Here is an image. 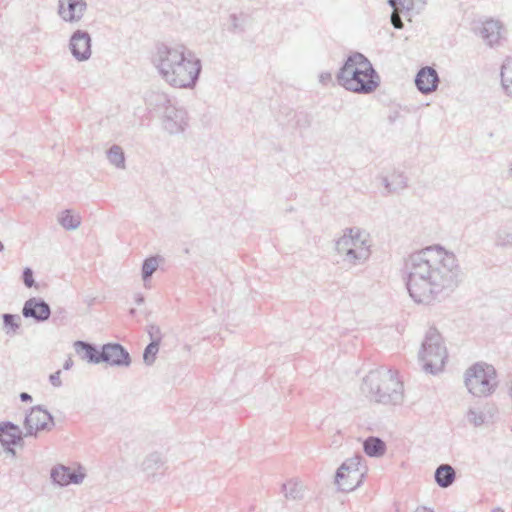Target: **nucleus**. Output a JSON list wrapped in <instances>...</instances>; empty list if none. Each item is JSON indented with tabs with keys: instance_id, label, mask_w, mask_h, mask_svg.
<instances>
[{
	"instance_id": "nucleus-5",
	"label": "nucleus",
	"mask_w": 512,
	"mask_h": 512,
	"mask_svg": "<svg viewBox=\"0 0 512 512\" xmlns=\"http://www.w3.org/2000/svg\"><path fill=\"white\" fill-rule=\"evenodd\" d=\"M465 386L475 397H488L498 387L497 371L491 364L477 362L465 372Z\"/></svg>"
},
{
	"instance_id": "nucleus-40",
	"label": "nucleus",
	"mask_w": 512,
	"mask_h": 512,
	"mask_svg": "<svg viewBox=\"0 0 512 512\" xmlns=\"http://www.w3.org/2000/svg\"><path fill=\"white\" fill-rule=\"evenodd\" d=\"M20 329V322H3V331L8 336H14Z\"/></svg>"
},
{
	"instance_id": "nucleus-54",
	"label": "nucleus",
	"mask_w": 512,
	"mask_h": 512,
	"mask_svg": "<svg viewBox=\"0 0 512 512\" xmlns=\"http://www.w3.org/2000/svg\"><path fill=\"white\" fill-rule=\"evenodd\" d=\"M129 312H130V315H132V316H133V315H134V313H135V309L131 308Z\"/></svg>"
},
{
	"instance_id": "nucleus-1",
	"label": "nucleus",
	"mask_w": 512,
	"mask_h": 512,
	"mask_svg": "<svg viewBox=\"0 0 512 512\" xmlns=\"http://www.w3.org/2000/svg\"><path fill=\"white\" fill-rule=\"evenodd\" d=\"M404 271L407 290L416 303L429 304L440 294L452 292L460 282L456 256L439 245L409 255Z\"/></svg>"
},
{
	"instance_id": "nucleus-21",
	"label": "nucleus",
	"mask_w": 512,
	"mask_h": 512,
	"mask_svg": "<svg viewBox=\"0 0 512 512\" xmlns=\"http://www.w3.org/2000/svg\"><path fill=\"white\" fill-rule=\"evenodd\" d=\"M363 450L367 456L378 458L385 454L386 444L381 438L370 436L364 440Z\"/></svg>"
},
{
	"instance_id": "nucleus-13",
	"label": "nucleus",
	"mask_w": 512,
	"mask_h": 512,
	"mask_svg": "<svg viewBox=\"0 0 512 512\" xmlns=\"http://www.w3.org/2000/svg\"><path fill=\"white\" fill-rule=\"evenodd\" d=\"M50 477L54 484L63 487L69 484H81L85 478V473L58 464L51 469Z\"/></svg>"
},
{
	"instance_id": "nucleus-31",
	"label": "nucleus",
	"mask_w": 512,
	"mask_h": 512,
	"mask_svg": "<svg viewBox=\"0 0 512 512\" xmlns=\"http://www.w3.org/2000/svg\"><path fill=\"white\" fill-rule=\"evenodd\" d=\"M248 15L241 13L237 15L235 13L229 16L231 27L229 30L233 33H244L247 27Z\"/></svg>"
},
{
	"instance_id": "nucleus-47",
	"label": "nucleus",
	"mask_w": 512,
	"mask_h": 512,
	"mask_svg": "<svg viewBox=\"0 0 512 512\" xmlns=\"http://www.w3.org/2000/svg\"><path fill=\"white\" fill-rule=\"evenodd\" d=\"M72 366H73V361H72V359H71V358H68V359L64 362V364H63V368H64L65 370H69Z\"/></svg>"
},
{
	"instance_id": "nucleus-37",
	"label": "nucleus",
	"mask_w": 512,
	"mask_h": 512,
	"mask_svg": "<svg viewBox=\"0 0 512 512\" xmlns=\"http://www.w3.org/2000/svg\"><path fill=\"white\" fill-rule=\"evenodd\" d=\"M485 419L486 416L482 411L476 409H469V411L467 412L468 422L473 424L475 427L483 425Z\"/></svg>"
},
{
	"instance_id": "nucleus-49",
	"label": "nucleus",
	"mask_w": 512,
	"mask_h": 512,
	"mask_svg": "<svg viewBox=\"0 0 512 512\" xmlns=\"http://www.w3.org/2000/svg\"><path fill=\"white\" fill-rule=\"evenodd\" d=\"M508 394H509L510 398L512 399V371H511V374H510Z\"/></svg>"
},
{
	"instance_id": "nucleus-3",
	"label": "nucleus",
	"mask_w": 512,
	"mask_h": 512,
	"mask_svg": "<svg viewBox=\"0 0 512 512\" xmlns=\"http://www.w3.org/2000/svg\"><path fill=\"white\" fill-rule=\"evenodd\" d=\"M337 83L348 91L368 95L380 85V76L369 59L360 52L351 53L336 75Z\"/></svg>"
},
{
	"instance_id": "nucleus-19",
	"label": "nucleus",
	"mask_w": 512,
	"mask_h": 512,
	"mask_svg": "<svg viewBox=\"0 0 512 512\" xmlns=\"http://www.w3.org/2000/svg\"><path fill=\"white\" fill-rule=\"evenodd\" d=\"M166 460L159 452L149 453L141 463V470L147 474L148 477H153L156 472L161 469Z\"/></svg>"
},
{
	"instance_id": "nucleus-28",
	"label": "nucleus",
	"mask_w": 512,
	"mask_h": 512,
	"mask_svg": "<svg viewBox=\"0 0 512 512\" xmlns=\"http://www.w3.org/2000/svg\"><path fill=\"white\" fill-rule=\"evenodd\" d=\"M290 114L292 117L289 119V123L293 128L307 129L310 127L312 118L309 113L304 111H291Z\"/></svg>"
},
{
	"instance_id": "nucleus-29",
	"label": "nucleus",
	"mask_w": 512,
	"mask_h": 512,
	"mask_svg": "<svg viewBox=\"0 0 512 512\" xmlns=\"http://www.w3.org/2000/svg\"><path fill=\"white\" fill-rule=\"evenodd\" d=\"M160 256H150L146 258L142 263L141 275L144 282L151 279L153 273L159 266Z\"/></svg>"
},
{
	"instance_id": "nucleus-30",
	"label": "nucleus",
	"mask_w": 512,
	"mask_h": 512,
	"mask_svg": "<svg viewBox=\"0 0 512 512\" xmlns=\"http://www.w3.org/2000/svg\"><path fill=\"white\" fill-rule=\"evenodd\" d=\"M107 158L109 162L117 168L125 167V156L123 149L118 145H113L107 150Z\"/></svg>"
},
{
	"instance_id": "nucleus-41",
	"label": "nucleus",
	"mask_w": 512,
	"mask_h": 512,
	"mask_svg": "<svg viewBox=\"0 0 512 512\" xmlns=\"http://www.w3.org/2000/svg\"><path fill=\"white\" fill-rule=\"evenodd\" d=\"M60 375H61V371L60 370H58L55 373L50 375L49 381H50L52 386H54V387H61L62 386V381L60 379Z\"/></svg>"
},
{
	"instance_id": "nucleus-6",
	"label": "nucleus",
	"mask_w": 512,
	"mask_h": 512,
	"mask_svg": "<svg viewBox=\"0 0 512 512\" xmlns=\"http://www.w3.org/2000/svg\"><path fill=\"white\" fill-rule=\"evenodd\" d=\"M447 357L448 353L442 336L435 328H430L419 352L422 369L426 373L436 375L443 371Z\"/></svg>"
},
{
	"instance_id": "nucleus-14",
	"label": "nucleus",
	"mask_w": 512,
	"mask_h": 512,
	"mask_svg": "<svg viewBox=\"0 0 512 512\" xmlns=\"http://www.w3.org/2000/svg\"><path fill=\"white\" fill-rule=\"evenodd\" d=\"M87 9L85 0H59L58 14L65 22H78Z\"/></svg>"
},
{
	"instance_id": "nucleus-53",
	"label": "nucleus",
	"mask_w": 512,
	"mask_h": 512,
	"mask_svg": "<svg viewBox=\"0 0 512 512\" xmlns=\"http://www.w3.org/2000/svg\"><path fill=\"white\" fill-rule=\"evenodd\" d=\"M138 303H142L143 302V297L142 296H139L138 299H137Z\"/></svg>"
},
{
	"instance_id": "nucleus-25",
	"label": "nucleus",
	"mask_w": 512,
	"mask_h": 512,
	"mask_svg": "<svg viewBox=\"0 0 512 512\" xmlns=\"http://www.w3.org/2000/svg\"><path fill=\"white\" fill-rule=\"evenodd\" d=\"M388 4L394 11L405 10L407 12L412 10H421L425 4V0H388Z\"/></svg>"
},
{
	"instance_id": "nucleus-35",
	"label": "nucleus",
	"mask_w": 512,
	"mask_h": 512,
	"mask_svg": "<svg viewBox=\"0 0 512 512\" xmlns=\"http://www.w3.org/2000/svg\"><path fill=\"white\" fill-rule=\"evenodd\" d=\"M159 346L160 344L150 342L143 352V361L147 366H151L154 364L157 354L159 352Z\"/></svg>"
},
{
	"instance_id": "nucleus-34",
	"label": "nucleus",
	"mask_w": 512,
	"mask_h": 512,
	"mask_svg": "<svg viewBox=\"0 0 512 512\" xmlns=\"http://www.w3.org/2000/svg\"><path fill=\"white\" fill-rule=\"evenodd\" d=\"M346 231L353 238L352 247H355V248H358V249H361V248H368L369 249V244H368V241L366 239L367 235L365 234V232L361 231L357 227L346 228Z\"/></svg>"
},
{
	"instance_id": "nucleus-15",
	"label": "nucleus",
	"mask_w": 512,
	"mask_h": 512,
	"mask_svg": "<svg viewBox=\"0 0 512 512\" xmlns=\"http://www.w3.org/2000/svg\"><path fill=\"white\" fill-rule=\"evenodd\" d=\"M22 315L25 318L44 321L51 316L50 305L40 297H31L23 305Z\"/></svg>"
},
{
	"instance_id": "nucleus-38",
	"label": "nucleus",
	"mask_w": 512,
	"mask_h": 512,
	"mask_svg": "<svg viewBox=\"0 0 512 512\" xmlns=\"http://www.w3.org/2000/svg\"><path fill=\"white\" fill-rule=\"evenodd\" d=\"M147 332H148V335L150 337V342H156L158 344L161 343V340L163 338V334L161 332V329L158 325L156 324H151L148 326L147 328Z\"/></svg>"
},
{
	"instance_id": "nucleus-51",
	"label": "nucleus",
	"mask_w": 512,
	"mask_h": 512,
	"mask_svg": "<svg viewBox=\"0 0 512 512\" xmlns=\"http://www.w3.org/2000/svg\"><path fill=\"white\" fill-rule=\"evenodd\" d=\"M491 512H504V510L500 507L493 508Z\"/></svg>"
},
{
	"instance_id": "nucleus-48",
	"label": "nucleus",
	"mask_w": 512,
	"mask_h": 512,
	"mask_svg": "<svg viewBox=\"0 0 512 512\" xmlns=\"http://www.w3.org/2000/svg\"><path fill=\"white\" fill-rule=\"evenodd\" d=\"M344 482H347V483H356L357 481H360L361 482V478H358V479H355V478H348L347 476L345 477V479L343 480Z\"/></svg>"
},
{
	"instance_id": "nucleus-22",
	"label": "nucleus",
	"mask_w": 512,
	"mask_h": 512,
	"mask_svg": "<svg viewBox=\"0 0 512 512\" xmlns=\"http://www.w3.org/2000/svg\"><path fill=\"white\" fill-rule=\"evenodd\" d=\"M435 481L441 488H447L453 484L456 478L454 468L449 464H441L435 471Z\"/></svg>"
},
{
	"instance_id": "nucleus-16",
	"label": "nucleus",
	"mask_w": 512,
	"mask_h": 512,
	"mask_svg": "<svg viewBox=\"0 0 512 512\" xmlns=\"http://www.w3.org/2000/svg\"><path fill=\"white\" fill-rule=\"evenodd\" d=\"M437 71L430 67H422L415 77V85L422 94H429L435 91L439 84Z\"/></svg>"
},
{
	"instance_id": "nucleus-44",
	"label": "nucleus",
	"mask_w": 512,
	"mask_h": 512,
	"mask_svg": "<svg viewBox=\"0 0 512 512\" xmlns=\"http://www.w3.org/2000/svg\"><path fill=\"white\" fill-rule=\"evenodd\" d=\"M1 320H3V321L21 320V317H20V315H18V314L3 313V314L1 315Z\"/></svg>"
},
{
	"instance_id": "nucleus-12",
	"label": "nucleus",
	"mask_w": 512,
	"mask_h": 512,
	"mask_svg": "<svg viewBox=\"0 0 512 512\" xmlns=\"http://www.w3.org/2000/svg\"><path fill=\"white\" fill-rule=\"evenodd\" d=\"M24 433L20 427L10 421L0 422V444L6 447V452L15 455V449L11 446L23 441Z\"/></svg>"
},
{
	"instance_id": "nucleus-46",
	"label": "nucleus",
	"mask_w": 512,
	"mask_h": 512,
	"mask_svg": "<svg viewBox=\"0 0 512 512\" xmlns=\"http://www.w3.org/2000/svg\"><path fill=\"white\" fill-rule=\"evenodd\" d=\"M65 310L63 308H58L56 311H55V318L54 320H56V318H65Z\"/></svg>"
},
{
	"instance_id": "nucleus-36",
	"label": "nucleus",
	"mask_w": 512,
	"mask_h": 512,
	"mask_svg": "<svg viewBox=\"0 0 512 512\" xmlns=\"http://www.w3.org/2000/svg\"><path fill=\"white\" fill-rule=\"evenodd\" d=\"M352 244L353 238L345 229L343 236L336 241L335 249L339 254L345 255L347 250L352 248Z\"/></svg>"
},
{
	"instance_id": "nucleus-26",
	"label": "nucleus",
	"mask_w": 512,
	"mask_h": 512,
	"mask_svg": "<svg viewBox=\"0 0 512 512\" xmlns=\"http://www.w3.org/2000/svg\"><path fill=\"white\" fill-rule=\"evenodd\" d=\"M343 256H344V258H343L344 261H346L350 264H353V265H357V264L363 263L365 260H367L369 258L370 249H368V248L358 249V248L352 247V248H349V250H347V252Z\"/></svg>"
},
{
	"instance_id": "nucleus-18",
	"label": "nucleus",
	"mask_w": 512,
	"mask_h": 512,
	"mask_svg": "<svg viewBox=\"0 0 512 512\" xmlns=\"http://www.w3.org/2000/svg\"><path fill=\"white\" fill-rule=\"evenodd\" d=\"M145 103L149 109L161 111L162 113H164L166 108L174 104L168 94L159 90H150L147 92Z\"/></svg>"
},
{
	"instance_id": "nucleus-27",
	"label": "nucleus",
	"mask_w": 512,
	"mask_h": 512,
	"mask_svg": "<svg viewBox=\"0 0 512 512\" xmlns=\"http://www.w3.org/2000/svg\"><path fill=\"white\" fill-rule=\"evenodd\" d=\"M60 225L66 230H76L81 224L79 215H74L72 210H64L58 217Z\"/></svg>"
},
{
	"instance_id": "nucleus-52",
	"label": "nucleus",
	"mask_w": 512,
	"mask_h": 512,
	"mask_svg": "<svg viewBox=\"0 0 512 512\" xmlns=\"http://www.w3.org/2000/svg\"><path fill=\"white\" fill-rule=\"evenodd\" d=\"M4 244L0 241V252H2L4 250Z\"/></svg>"
},
{
	"instance_id": "nucleus-20",
	"label": "nucleus",
	"mask_w": 512,
	"mask_h": 512,
	"mask_svg": "<svg viewBox=\"0 0 512 512\" xmlns=\"http://www.w3.org/2000/svg\"><path fill=\"white\" fill-rule=\"evenodd\" d=\"M74 349L81 359L96 364V357L100 354V349L96 345L78 340L74 343Z\"/></svg>"
},
{
	"instance_id": "nucleus-42",
	"label": "nucleus",
	"mask_w": 512,
	"mask_h": 512,
	"mask_svg": "<svg viewBox=\"0 0 512 512\" xmlns=\"http://www.w3.org/2000/svg\"><path fill=\"white\" fill-rule=\"evenodd\" d=\"M391 23L393 25V27L395 29H401L403 28V22H402V19L401 17L396 14V11H394L392 14H391Z\"/></svg>"
},
{
	"instance_id": "nucleus-9",
	"label": "nucleus",
	"mask_w": 512,
	"mask_h": 512,
	"mask_svg": "<svg viewBox=\"0 0 512 512\" xmlns=\"http://www.w3.org/2000/svg\"><path fill=\"white\" fill-rule=\"evenodd\" d=\"M360 456H355L353 458L347 459L344 461L341 466L337 469L335 475V482L338 485L339 490L343 492H350L360 486V481L356 483H347L343 480L347 476L348 478H362L363 473L359 469L360 465Z\"/></svg>"
},
{
	"instance_id": "nucleus-43",
	"label": "nucleus",
	"mask_w": 512,
	"mask_h": 512,
	"mask_svg": "<svg viewBox=\"0 0 512 512\" xmlns=\"http://www.w3.org/2000/svg\"><path fill=\"white\" fill-rule=\"evenodd\" d=\"M319 82L323 85H328L332 82V74L330 72H322L319 75Z\"/></svg>"
},
{
	"instance_id": "nucleus-11",
	"label": "nucleus",
	"mask_w": 512,
	"mask_h": 512,
	"mask_svg": "<svg viewBox=\"0 0 512 512\" xmlns=\"http://www.w3.org/2000/svg\"><path fill=\"white\" fill-rule=\"evenodd\" d=\"M69 50L79 62L90 59L92 54V39L90 34L81 29L74 31L69 39Z\"/></svg>"
},
{
	"instance_id": "nucleus-2",
	"label": "nucleus",
	"mask_w": 512,
	"mask_h": 512,
	"mask_svg": "<svg viewBox=\"0 0 512 512\" xmlns=\"http://www.w3.org/2000/svg\"><path fill=\"white\" fill-rule=\"evenodd\" d=\"M152 63L159 75L176 88H194L202 71V62L183 44H157Z\"/></svg>"
},
{
	"instance_id": "nucleus-17",
	"label": "nucleus",
	"mask_w": 512,
	"mask_h": 512,
	"mask_svg": "<svg viewBox=\"0 0 512 512\" xmlns=\"http://www.w3.org/2000/svg\"><path fill=\"white\" fill-rule=\"evenodd\" d=\"M502 23L498 20L488 19L480 24L479 27L475 28L485 43L493 47L499 44L501 38Z\"/></svg>"
},
{
	"instance_id": "nucleus-8",
	"label": "nucleus",
	"mask_w": 512,
	"mask_h": 512,
	"mask_svg": "<svg viewBox=\"0 0 512 512\" xmlns=\"http://www.w3.org/2000/svg\"><path fill=\"white\" fill-rule=\"evenodd\" d=\"M106 363L110 366L128 367L131 364L129 352L119 343H107L101 346L96 364Z\"/></svg>"
},
{
	"instance_id": "nucleus-45",
	"label": "nucleus",
	"mask_w": 512,
	"mask_h": 512,
	"mask_svg": "<svg viewBox=\"0 0 512 512\" xmlns=\"http://www.w3.org/2000/svg\"><path fill=\"white\" fill-rule=\"evenodd\" d=\"M19 397L22 402H31L32 401V396L30 394H28L27 392L20 393Z\"/></svg>"
},
{
	"instance_id": "nucleus-10",
	"label": "nucleus",
	"mask_w": 512,
	"mask_h": 512,
	"mask_svg": "<svg viewBox=\"0 0 512 512\" xmlns=\"http://www.w3.org/2000/svg\"><path fill=\"white\" fill-rule=\"evenodd\" d=\"M163 129L170 135L183 133L188 127V113L175 104L165 109L162 115Z\"/></svg>"
},
{
	"instance_id": "nucleus-55",
	"label": "nucleus",
	"mask_w": 512,
	"mask_h": 512,
	"mask_svg": "<svg viewBox=\"0 0 512 512\" xmlns=\"http://www.w3.org/2000/svg\"><path fill=\"white\" fill-rule=\"evenodd\" d=\"M510 172H511V174H512V165H511V168H510Z\"/></svg>"
},
{
	"instance_id": "nucleus-50",
	"label": "nucleus",
	"mask_w": 512,
	"mask_h": 512,
	"mask_svg": "<svg viewBox=\"0 0 512 512\" xmlns=\"http://www.w3.org/2000/svg\"><path fill=\"white\" fill-rule=\"evenodd\" d=\"M415 512H433L432 510L426 508V507H418Z\"/></svg>"
},
{
	"instance_id": "nucleus-33",
	"label": "nucleus",
	"mask_w": 512,
	"mask_h": 512,
	"mask_svg": "<svg viewBox=\"0 0 512 512\" xmlns=\"http://www.w3.org/2000/svg\"><path fill=\"white\" fill-rule=\"evenodd\" d=\"M495 243L499 247H512V227L499 228L496 233Z\"/></svg>"
},
{
	"instance_id": "nucleus-7",
	"label": "nucleus",
	"mask_w": 512,
	"mask_h": 512,
	"mask_svg": "<svg viewBox=\"0 0 512 512\" xmlns=\"http://www.w3.org/2000/svg\"><path fill=\"white\" fill-rule=\"evenodd\" d=\"M23 426L24 437H37L41 431H51L54 426V417L41 405L34 406L26 413Z\"/></svg>"
},
{
	"instance_id": "nucleus-23",
	"label": "nucleus",
	"mask_w": 512,
	"mask_h": 512,
	"mask_svg": "<svg viewBox=\"0 0 512 512\" xmlns=\"http://www.w3.org/2000/svg\"><path fill=\"white\" fill-rule=\"evenodd\" d=\"M501 86L504 94L508 97H512V57H507L500 71Z\"/></svg>"
},
{
	"instance_id": "nucleus-39",
	"label": "nucleus",
	"mask_w": 512,
	"mask_h": 512,
	"mask_svg": "<svg viewBox=\"0 0 512 512\" xmlns=\"http://www.w3.org/2000/svg\"><path fill=\"white\" fill-rule=\"evenodd\" d=\"M34 273L30 267L24 268L22 272V281L27 288H31L35 285Z\"/></svg>"
},
{
	"instance_id": "nucleus-32",
	"label": "nucleus",
	"mask_w": 512,
	"mask_h": 512,
	"mask_svg": "<svg viewBox=\"0 0 512 512\" xmlns=\"http://www.w3.org/2000/svg\"><path fill=\"white\" fill-rule=\"evenodd\" d=\"M282 491L288 499H300L302 498V486L294 480H290L282 485Z\"/></svg>"
},
{
	"instance_id": "nucleus-24",
	"label": "nucleus",
	"mask_w": 512,
	"mask_h": 512,
	"mask_svg": "<svg viewBox=\"0 0 512 512\" xmlns=\"http://www.w3.org/2000/svg\"><path fill=\"white\" fill-rule=\"evenodd\" d=\"M382 183L388 193H394L407 187V177L403 173L395 172L391 178L382 177Z\"/></svg>"
},
{
	"instance_id": "nucleus-4",
	"label": "nucleus",
	"mask_w": 512,
	"mask_h": 512,
	"mask_svg": "<svg viewBox=\"0 0 512 512\" xmlns=\"http://www.w3.org/2000/svg\"><path fill=\"white\" fill-rule=\"evenodd\" d=\"M361 389L376 403L400 405L404 400L403 383L399 380L397 372L385 366L371 370L363 378Z\"/></svg>"
}]
</instances>
